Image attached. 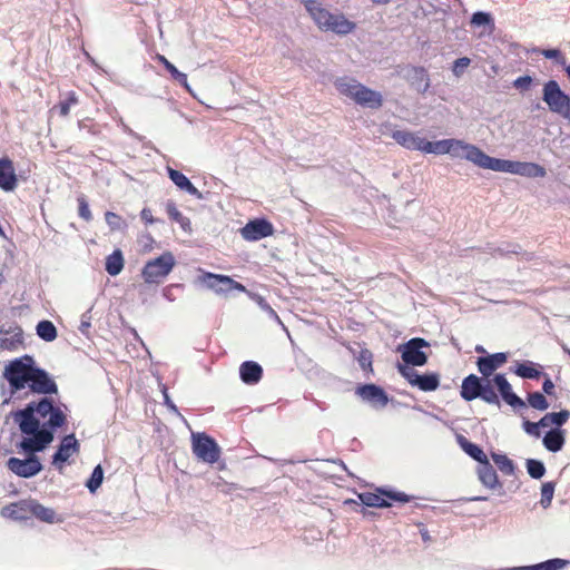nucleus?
<instances>
[{"mask_svg": "<svg viewBox=\"0 0 570 570\" xmlns=\"http://www.w3.org/2000/svg\"><path fill=\"white\" fill-rule=\"evenodd\" d=\"M80 451V443L73 433L67 434L61 439L58 450L52 455V464L61 468L60 464L68 461L73 454Z\"/></svg>", "mask_w": 570, "mask_h": 570, "instance_id": "a211bd4d", "label": "nucleus"}, {"mask_svg": "<svg viewBox=\"0 0 570 570\" xmlns=\"http://www.w3.org/2000/svg\"><path fill=\"white\" fill-rule=\"evenodd\" d=\"M163 395H164V402L165 404L168 406V409H170L171 411L174 412H178L177 410V406L174 404V402L170 400L168 393H167V389L164 386L163 389Z\"/></svg>", "mask_w": 570, "mask_h": 570, "instance_id": "680f3d73", "label": "nucleus"}, {"mask_svg": "<svg viewBox=\"0 0 570 570\" xmlns=\"http://www.w3.org/2000/svg\"><path fill=\"white\" fill-rule=\"evenodd\" d=\"M166 210H167V214L168 216L175 220L176 223H178L180 225V227L184 229V230H189L190 229V220L189 218H187L186 216H184L176 207L175 203L173 202H168L167 205H166Z\"/></svg>", "mask_w": 570, "mask_h": 570, "instance_id": "ea45409f", "label": "nucleus"}, {"mask_svg": "<svg viewBox=\"0 0 570 570\" xmlns=\"http://www.w3.org/2000/svg\"><path fill=\"white\" fill-rule=\"evenodd\" d=\"M471 147H473V145L454 138L442 139L438 141L426 140L424 153L435 155L449 154L452 157L465 159V155L470 154Z\"/></svg>", "mask_w": 570, "mask_h": 570, "instance_id": "6e6552de", "label": "nucleus"}, {"mask_svg": "<svg viewBox=\"0 0 570 570\" xmlns=\"http://www.w3.org/2000/svg\"><path fill=\"white\" fill-rule=\"evenodd\" d=\"M527 471L532 479L539 480L546 473V466L542 461L528 459L525 462Z\"/></svg>", "mask_w": 570, "mask_h": 570, "instance_id": "79ce46f5", "label": "nucleus"}, {"mask_svg": "<svg viewBox=\"0 0 570 570\" xmlns=\"http://www.w3.org/2000/svg\"><path fill=\"white\" fill-rule=\"evenodd\" d=\"M274 227L272 223H269L265 218H256L254 220H249L242 229L240 235L244 239L249 242H256L262 238L268 237L273 235Z\"/></svg>", "mask_w": 570, "mask_h": 570, "instance_id": "dca6fc26", "label": "nucleus"}, {"mask_svg": "<svg viewBox=\"0 0 570 570\" xmlns=\"http://www.w3.org/2000/svg\"><path fill=\"white\" fill-rule=\"evenodd\" d=\"M17 186V176L13 164L9 158L0 159V188L11 191Z\"/></svg>", "mask_w": 570, "mask_h": 570, "instance_id": "5701e85b", "label": "nucleus"}, {"mask_svg": "<svg viewBox=\"0 0 570 570\" xmlns=\"http://www.w3.org/2000/svg\"><path fill=\"white\" fill-rule=\"evenodd\" d=\"M105 219L111 230H120L126 227L124 219L116 213L106 212Z\"/></svg>", "mask_w": 570, "mask_h": 570, "instance_id": "49530a36", "label": "nucleus"}, {"mask_svg": "<svg viewBox=\"0 0 570 570\" xmlns=\"http://www.w3.org/2000/svg\"><path fill=\"white\" fill-rule=\"evenodd\" d=\"M548 416L552 425H554L553 429H561V426L569 420L570 412L568 410H561L560 412L548 413Z\"/></svg>", "mask_w": 570, "mask_h": 570, "instance_id": "de8ad7c7", "label": "nucleus"}, {"mask_svg": "<svg viewBox=\"0 0 570 570\" xmlns=\"http://www.w3.org/2000/svg\"><path fill=\"white\" fill-rule=\"evenodd\" d=\"M379 493L364 492L358 495L361 502L371 508H387L391 505L382 495L397 501V502H410L411 497L405 494L404 492L379 489Z\"/></svg>", "mask_w": 570, "mask_h": 570, "instance_id": "4468645a", "label": "nucleus"}, {"mask_svg": "<svg viewBox=\"0 0 570 570\" xmlns=\"http://www.w3.org/2000/svg\"><path fill=\"white\" fill-rule=\"evenodd\" d=\"M491 458L498 469L505 475H513L515 471V465L511 459H509L505 454L501 453H491Z\"/></svg>", "mask_w": 570, "mask_h": 570, "instance_id": "4c0bfd02", "label": "nucleus"}, {"mask_svg": "<svg viewBox=\"0 0 570 570\" xmlns=\"http://www.w3.org/2000/svg\"><path fill=\"white\" fill-rule=\"evenodd\" d=\"M542 390L547 395H552L554 392V384L548 375H546L543 381Z\"/></svg>", "mask_w": 570, "mask_h": 570, "instance_id": "052dcab7", "label": "nucleus"}, {"mask_svg": "<svg viewBox=\"0 0 570 570\" xmlns=\"http://www.w3.org/2000/svg\"><path fill=\"white\" fill-rule=\"evenodd\" d=\"M528 404L539 411H546L549 407V402L546 396L540 392H532L528 394Z\"/></svg>", "mask_w": 570, "mask_h": 570, "instance_id": "c03bdc74", "label": "nucleus"}, {"mask_svg": "<svg viewBox=\"0 0 570 570\" xmlns=\"http://www.w3.org/2000/svg\"><path fill=\"white\" fill-rule=\"evenodd\" d=\"M175 266V257L170 252L163 253L159 257L146 263L142 268V277L146 283H159Z\"/></svg>", "mask_w": 570, "mask_h": 570, "instance_id": "423d86ee", "label": "nucleus"}, {"mask_svg": "<svg viewBox=\"0 0 570 570\" xmlns=\"http://www.w3.org/2000/svg\"><path fill=\"white\" fill-rule=\"evenodd\" d=\"M489 253L493 257H508L509 255L522 256L525 259H530V255L527 252H522L518 244L502 243L499 246H489Z\"/></svg>", "mask_w": 570, "mask_h": 570, "instance_id": "c756f323", "label": "nucleus"}, {"mask_svg": "<svg viewBox=\"0 0 570 570\" xmlns=\"http://www.w3.org/2000/svg\"><path fill=\"white\" fill-rule=\"evenodd\" d=\"M538 422H539L540 428H542V429H546V428H549L552 425V423L550 422V419L548 416V413L544 414Z\"/></svg>", "mask_w": 570, "mask_h": 570, "instance_id": "0e129e2a", "label": "nucleus"}, {"mask_svg": "<svg viewBox=\"0 0 570 570\" xmlns=\"http://www.w3.org/2000/svg\"><path fill=\"white\" fill-rule=\"evenodd\" d=\"M355 393L364 402L370 403L374 407H385L389 403L386 392L375 384H363L356 387Z\"/></svg>", "mask_w": 570, "mask_h": 570, "instance_id": "f3484780", "label": "nucleus"}, {"mask_svg": "<svg viewBox=\"0 0 570 570\" xmlns=\"http://www.w3.org/2000/svg\"><path fill=\"white\" fill-rule=\"evenodd\" d=\"M492 22L491 14L483 11H478L472 14L471 23L474 26H485Z\"/></svg>", "mask_w": 570, "mask_h": 570, "instance_id": "603ef678", "label": "nucleus"}, {"mask_svg": "<svg viewBox=\"0 0 570 570\" xmlns=\"http://www.w3.org/2000/svg\"><path fill=\"white\" fill-rule=\"evenodd\" d=\"M27 386L36 394L50 395L58 393V386L49 373L37 365Z\"/></svg>", "mask_w": 570, "mask_h": 570, "instance_id": "2eb2a0df", "label": "nucleus"}, {"mask_svg": "<svg viewBox=\"0 0 570 570\" xmlns=\"http://www.w3.org/2000/svg\"><path fill=\"white\" fill-rule=\"evenodd\" d=\"M458 442L461 446V449L473 460H475L479 464L483 463L484 461L489 460L487 454L483 452V450L475 443L470 442L468 439H465L462 435L458 436Z\"/></svg>", "mask_w": 570, "mask_h": 570, "instance_id": "2f4dec72", "label": "nucleus"}, {"mask_svg": "<svg viewBox=\"0 0 570 570\" xmlns=\"http://www.w3.org/2000/svg\"><path fill=\"white\" fill-rule=\"evenodd\" d=\"M563 67H564L566 73H567V76H568V78L570 80V63L569 65H564Z\"/></svg>", "mask_w": 570, "mask_h": 570, "instance_id": "774afa93", "label": "nucleus"}, {"mask_svg": "<svg viewBox=\"0 0 570 570\" xmlns=\"http://www.w3.org/2000/svg\"><path fill=\"white\" fill-rule=\"evenodd\" d=\"M471 63V59L468 57H462L456 59L453 62L452 72L454 76L460 77L463 73L464 68L469 67Z\"/></svg>", "mask_w": 570, "mask_h": 570, "instance_id": "5fc2aeb1", "label": "nucleus"}, {"mask_svg": "<svg viewBox=\"0 0 570 570\" xmlns=\"http://www.w3.org/2000/svg\"><path fill=\"white\" fill-rule=\"evenodd\" d=\"M540 367L531 361H524L515 366L514 373L522 379L537 380L542 375Z\"/></svg>", "mask_w": 570, "mask_h": 570, "instance_id": "473e14b6", "label": "nucleus"}, {"mask_svg": "<svg viewBox=\"0 0 570 570\" xmlns=\"http://www.w3.org/2000/svg\"><path fill=\"white\" fill-rule=\"evenodd\" d=\"M476 474L479 481L488 489L494 490L497 488H501L502 484L499 481L497 471L489 460L484 461L481 464H478Z\"/></svg>", "mask_w": 570, "mask_h": 570, "instance_id": "4be33fe9", "label": "nucleus"}, {"mask_svg": "<svg viewBox=\"0 0 570 570\" xmlns=\"http://www.w3.org/2000/svg\"><path fill=\"white\" fill-rule=\"evenodd\" d=\"M405 77L421 92H425L430 87L429 75L423 67H410Z\"/></svg>", "mask_w": 570, "mask_h": 570, "instance_id": "c85d7f7f", "label": "nucleus"}, {"mask_svg": "<svg viewBox=\"0 0 570 570\" xmlns=\"http://www.w3.org/2000/svg\"><path fill=\"white\" fill-rule=\"evenodd\" d=\"M90 320H91L90 311H87L86 313H83L81 315V321H80V325H79V331L81 334L88 335L89 328L91 326Z\"/></svg>", "mask_w": 570, "mask_h": 570, "instance_id": "13d9d810", "label": "nucleus"}, {"mask_svg": "<svg viewBox=\"0 0 570 570\" xmlns=\"http://www.w3.org/2000/svg\"><path fill=\"white\" fill-rule=\"evenodd\" d=\"M396 368L412 386H416L423 392L435 391L440 385V376L438 373L419 374L413 367L402 365L401 363L397 364Z\"/></svg>", "mask_w": 570, "mask_h": 570, "instance_id": "1a4fd4ad", "label": "nucleus"}, {"mask_svg": "<svg viewBox=\"0 0 570 570\" xmlns=\"http://www.w3.org/2000/svg\"><path fill=\"white\" fill-rule=\"evenodd\" d=\"M24 505L27 507V510L37 519L48 523L55 522L56 512L53 509L47 508L37 501L26 502Z\"/></svg>", "mask_w": 570, "mask_h": 570, "instance_id": "7c9ffc66", "label": "nucleus"}, {"mask_svg": "<svg viewBox=\"0 0 570 570\" xmlns=\"http://www.w3.org/2000/svg\"><path fill=\"white\" fill-rule=\"evenodd\" d=\"M566 443V430L550 429L542 439L543 446L549 451L557 453L562 450Z\"/></svg>", "mask_w": 570, "mask_h": 570, "instance_id": "cd10ccee", "label": "nucleus"}, {"mask_svg": "<svg viewBox=\"0 0 570 570\" xmlns=\"http://www.w3.org/2000/svg\"><path fill=\"white\" fill-rule=\"evenodd\" d=\"M511 570H539V569H538V563H537V564H532V566L515 567V568H512Z\"/></svg>", "mask_w": 570, "mask_h": 570, "instance_id": "69168bd1", "label": "nucleus"}, {"mask_svg": "<svg viewBox=\"0 0 570 570\" xmlns=\"http://www.w3.org/2000/svg\"><path fill=\"white\" fill-rule=\"evenodd\" d=\"M532 81H533V79L531 76H528V75L521 76V77H518L513 81V87L521 91H527L531 87Z\"/></svg>", "mask_w": 570, "mask_h": 570, "instance_id": "4d7b16f0", "label": "nucleus"}, {"mask_svg": "<svg viewBox=\"0 0 570 570\" xmlns=\"http://www.w3.org/2000/svg\"><path fill=\"white\" fill-rule=\"evenodd\" d=\"M355 28V23L347 20L343 14H333L327 30L334 31L338 35H347Z\"/></svg>", "mask_w": 570, "mask_h": 570, "instance_id": "f704fd0d", "label": "nucleus"}, {"mask_svg": "<svg viewBox=\"0 0 570 570\" xmlns=\"http://www.w3.org/2000/svg\"><path fill=\"white\" fill-rule=\"evenodd\" d=\"M105 268L111 276H117L124 268V256L120 249H115L106 258Z\"/></svg>", "mask_w": 570, "mask_h": 570, "instance_id": "c9c22d12", "label": "nucleus"}, {"mask_svg": "<svg viewBox=\"0 0 570 570\" xmlns=\"http://www.w3.org/2000/svg\"><path fill=\"white\" fill-rule=\"evenodd\" d=\"M199 282L218 295H226L232 291L246 292V287L227 275L204 273L198 277Z\"/></svg>", "mask_w": 570, "mask_h": 570, "instance_id": "9b49d317", "label": "nucleus"}, {"mask_svg": "<svg viewBox=\"0 0 570 570\" xmlns=\"http://www.w3.org/2000/svg\"><path fill=\"white\" fill-rule=\"evenodd\" d=\"M541 55L547 59H554L557 63L564 66L566 58L562 56L559 49H543Z\"/></svg>", "mask_w": 570, "mask_h": 570, "instance_id": "864d4df0", "label": "nucleus"}, {"mask_svg": "<svg viewBox=\"0 0 570 570\" xmlns=\"http://www.w3.org/2000/svg\"><path fill=\"white\" fill-rule=\"evenodd\" d=\"M140 217L146 224H153L155 222L149 208H144L140 213Z\"/></svg>", "mask_w": 570, "mask_h": 570, "instance_id": "e2e57ef3", "label": "nucleus"}, {"mask_svg": "<svg viewBox=\"0 0 570 570\" xmlns=\"http://www.w3.org/2000/svg\"><path fill=\"white\" fill-rule=\"evenodd\" d=\"M542 100L552 114L570 120V96L561 89L558 81L551 79L543 83Z\"/></svg>", "mask_w": 570, "mask_h": 570, "instance_id": "39448f33", "label": "nucleus"}, {"mask_svg": "<svg viewBox=\"0 0 570 570\" xmlns=\"http://www.w3.org/2000/svg\"><path fill=\"white\" fill-rule=\"evenodd\" d=\"M511 174L529 178H541L544 177L547 173L542 166L535 163L512 160Z\"/></svg>", "mask_w": 570, "mask_h": 570, "instance_id": "b1692460", "label": "nucleus"}, {"mask_svg": "<svg viewBox=\"0 0 570 570\" xmlns=\"http://www.w3.org/2000/svg\"><path fill=\"white\" fill-rule=\"evenodd\" d=\"M554 493V483L546 482L541 487V500L540 504L546 509L551 505Z\"/></svg>", "mask_w": 570, "mask_h": 570, "instance_id": "a18cd8bd", "label": "nucleus"}, {"mask_svg": "<svg viewBox=\"0 0 570 570\" xmlns=\"http://www.w3.org/2000/svg\"><path fill=\"white\" fill-rule=\"evenodd\" d=\"M167 173L171 181L181 190L196 197L197 199H204L203 194L190 183V180L180 171L167 168Z\"/></svg>", "mask_w": 570, "mask_h": 570, "instance_id": "a878e982", "label": "nucleus"}, {"mask_svg": "<svg viewBox=\"0 0 570 570\" xmlns=\"http://www.w3.org/2000/svg\"><path fill=\"white\" fill-rule=\"evenodd\" d=\"M35 367L36 361L28 354L9 362L4 367L3 377L8 381L12 393L21 391L28 385Z\"/></svg>", "mask_w": 570, "mask_h": 570, "instance_id": "20e7f679", "label": "nucleus"}, {"mask_svg": "<svg viewBox=\"0 0 570 570\" xmlns=\"http://www.w3.org/2000/svg\"><path fill=\"white\" fill-rule=\"evenodd\" d=\"M78 104V97L73 91L68 92L67 97L59 101L57 106L53 107V109L59 110V115L61 117H67L70 112V108L72 106H76Z\"/></svg>", "mask_w": 570, "mask_h": 570, "instance_id": "a19ab883", "label": "nucleus"}, {"mask_svg": "<svg viewBox=\"0 0 570 570\" xmlns=\"http://www.w3.org/2000/svg\"><path fill=\"white\" fill-rule=\"evenodd\" d=\"M191 448L195 456L205 463L214 464L220 458L219 445L205 433L191 434Z\"/></svg>", "mask_w": 570, "mask_h": 570, "instance_id": "0eeeda50", "label": "nucleus"}, {"mask_svg": "<svg viewBox=\"0 0 570 570\" xmlns=\"http://www.w3.org/2000/svg\"><path fill=\"white\" fill-rule=\"evenodd\" d=\"M355 28V23L347 20L343 14H333L327 30L334 31L338 35H347Z\"/></svg>", "mask_w": 570, "mask_h": 570, "instance_id": "72a5a7b5", "label": "nucleus"}, {"mask_svg": "<svg viewBox=\"0 0 570 570\" xmlns=\"http://www.w3.org/2000/svg\"><path fill=\"white\" fill-rule=\"evenodd\" d=\"M465 159L483 169L511 174L512 160L491 157L474 145L470 148V154L465 155Z\"/></svg>", "mask_w": 570, "mask_h": 570, "instance_id": "9d476101", "label": "nucleus"}, {"mask_svg": "<svg viewBox=\"0 0 570 570\" xmlns=\"http://www.w3.org/2000/svg\"><path fill=\"white\" fill-rule=\"evenodd\" d=\"M7 469L19 478L30 479L43 469L38 456H27L19 459L11 456L6 462Z\"/></svg>", "mask_w": 570, "mask_h": 570, "instance_id": "ddd939ff", "label": "nucleus"}, {"mask_svg": "<svg viewBox=\"0 0 570 570\" xmlns=\"http://www.w3.org/2000/svg\"><path fill=\"white\" fill-rule=\"evenodd\" d=\"M159 61L164 65L166 70L170 73V76L189 90V85L187 81V75L179 71L170 61H168L164 56H158Z\"/></svg>", "mask_w": 570, "mask_h": 570, "instance_id": "58836bf2", "label": "nucleus"}, {"mask_svg": "<svg viewBox=\"0 0 570 570\" xmlns=\"http://www.w3.org/2000/svg\"><path fill=\"white\" fill-rule=\"evenodd\" d=\"M104 481V470L100 464L95 466L92 470V473L88 481L86 482V487L88 490L94 493L102 483Z\"/></svg>", "mask_w": 570, "mask_h": 570, "instance_id": "37998d69", "label": "nucleus"}, {"mask_svg": "<svg viewBox=\"0 0 570 570\" xmlns=\"http://www.w3.org/2000/svg\"><path fill=\"white\" fill-rule=\"evenodd\" d=\"M335 87L340 94L351 98L362 107L379 109L383 105V97L381 92L362 85L355 79L346 77L338 78L335 81Z\"/></svg>", "mask_w": 570, "mask_h": 570, "instance_id": "f03ea898", "label": "nucleus"}, {"mask_svg": "<svg viewBox=\"0 0 570 570\" xmlns=\"http://www.w3.org/2000/svg\"><path fill=\"white\" fill-rule=\"evenodd\" d=\"M240 380L248 385L257 384L263 376L262 366L254 361H245L239 366Z\"/></svg>", "mask_w": 570, "mask_h": 570, "instance_id": "393cba45", "label": "nucleus"}, {"mask_svg": "<svg viewBox=\"0 0 570 570\" xmlns=\"http://www.w3.org/2000/svg\"><path fill=\"white\" fill-rule=\"evenodd\" d=\"M11 415L20 432L27 435L17 444L19 452L27 456H37V453L45 451L53 441L55 431L67 422V415L48 396L28 403Z\"/></svg>", "mask_w": 570, "mask_h": 570, "instance_id": "f257e3e1", "label": "nucleus"}, {"mask_svg": "<svg viewBox=\"0 0 570 570\" xmlns=\"http://www.w3.org/2000/svg\"><path fill=\"white\" fill-rule=\"evenodd\" d=\"M258 303H259V306H261L264 311H266V312L268 313L269 317H272L273 320H275L277 323L282 324L281 318H279V316L277 315V313H276V312L271 307V305H269V304H267V303L265 302V299L259 298V302H258Z\"/></svg>", "mask_w": 570, "mask_h": 570, "instance_id": "bf43d9fd", "label": "nucleus"}, {"mask_svg": "<svg viewBox=\"0 0 570 570\" xmlns=\"http://www.w3.org/2000/svg\"><path fill=\"white\" fill-rule=\"evenodd\" d=\"M493 383H494L495 387L498 389V392L500 393L502 400L507 404H509L513 409L527 406L525 402L512 391V386L509 383V381L507 380L504 374H501V373L495 374L493 376Z\"/></svg>", "mask_w": 570, "mask_h": 570, "instance_id": "6ab92c4d", "label": "nucleus"}, {"mask_svg": "<svg viewBox=\"0 0 570 570\" xmlns=\"http://www.w3.org/2000/svg\"><path fill=\"white\" fill-rule=\"evenodd\" d=\"M429 343L421 337H414L400 346L401 356L406 366H423L428 362V355L422 351Z\"/></svg>", "mask_w": 570, "mask_h": 570, "instance_id": "f8f14e48", "label": "nucleus"}, {"mask_svg": "<svg viewBox=\"0 0 570 570\" xmlns=\"http://www.w3.org/2000/svg\"><path fill=\"white\" fill-rule=\"evenodd\" d=\"M569 561L559 559V558L549 559L547 561L538 563V569L539 570H561L564 568V566Z\"/></svg>", "mask_w": 570, "mask_h": 570, "instance_id": "09e8293b", "label": "nucleus"}, {"mask_svg": "<svg viewBox=\"0 0 570 570\" xmlns=\"http://www.w3.org/2000/svg\"><path fill=\"white\" fill-rule=\"evenodd\" d=\"M305 7L316 24L321 29L327 30L331 19H333V13L323 9L315 0L306 1Z\"/></svg>", "mask_w": 570, "mask_h": 570, "instance_id": "bb28decb", "label": "nucleus"}, {"mask_svg": "<svg viewBox=\"0 0 570 570\" xmlns=\"http://www.w3.org/2000/svg\"><path fill=\"white\" fill-rule=\"evenodd\" d=\"M522 428H523L524 432L531 436H534V438L541 436V432H540L541 428L539 425V422H530V421L525 420L522 423Z\"/></svg>", "mask_w": 570, "mask_h": 570, "instance_id": "6e6d98bb", "label": "nucleus"}, {"mask_svg": "<svg viewBox=\"0 0 570 570\" xmlns=\"http://www.w3.org/2000/svg\"><path fill=\"white\" fill-rule=\"evenodd\" d=\"M494 387L493 377L470 374L462 381L460 395L464 401L481 399L488 404L500 406V399Z\"/></svg>", "mask_w": 570, "mask_h": 570, "instance_id": "7ed1b4c3", "label": "nucleus"}, {"mask_svg": "<svg viewBox=\"0 0 570 570\" xmlns=\"http://www.w3.org/2000/svg\"><path fill=\"white\" fill-rule=\"evenodd\" d=\"M505 353H494L488 356H481L476 361L478 370L483 376H490L497 368L507 362Z\"/></svg>", "mask_w": 570, "mask_h": 570, "instance_id": "412c9836", "label": "nucleus"}, {"mask_svg": "<svg viewBox=\"0 0 570 570\" xmlns=\"http://www.w3.org/2000/svg\"><path fill=\"white\" fill-rule=\"evenodd\" d=\"M164 296L169 301V302H174L175 301V297L171 296V287H166L164 289Z\"/></svg>", "mask_w": 570, "mask_h": 570, "instance_id": "338daca9", "label": "nucleus"}, {"mask_svg": "<svg viewBox=\"0 0 570 570\" xmlns=\"http://www.w3.org/2000/svg\"><path fill=\"white\" fill-rule=\"evenodd\" d=\"M37 335L45 342H52L57 338V328L51 321L43 320L37 324Z\"/></svg>", "mask_w": 570, "mask_h": 570, "instance_id": "e433bc0d", "label": "nucleus"}, {"mask_svg": "<svg viewBox=\"0 0 570 570\" xmlns=\"http://www.w3.org/2000/svg\"><path fill=\"white\" fill-rule=\"evenodd\" d=\"M372 353L368 350H363L357 358L358 364L363 371L373 372L372 368Z\"/></svg>", "mask_w": 570, "mask_h": 570, "instance_id": "3c124183", "label": "nucleus"}, {"mask_svg": "<svg viewBox=\"0 0 570 570\" xmlns=\"http://www.w3.org/2000/svg\"><path fill=\"white\" fill-rule=\"evenodd\" d=\"M78 202V214L79 216L86 220L90 222L92 219V214L89 208V204L83 195L77 198Z\"/></svg>", "mask_w": 570, "mask_h": 570, "instance_id": "8fccbe9b", "label": "nucleus"}, {"mask_svg": "<svg viewBox=\"0 0 570 570\" xmlns=\"http://www.w3.org/2000/svg\"><path fill=\"white\" fill-rule=\"evenodd\" d=\"M392 138L402 147L409 150H419L424 153L426 139L420 137L416 132L410 130H394Z\"/></svg>", "mask_w": 570, "mask_h": 570, "instance_id": "aec40b11", "label": "nucleus"}]
</instances>
